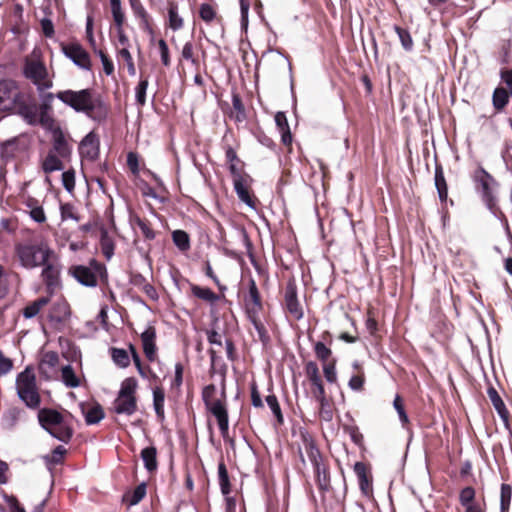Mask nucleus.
I'll list each match as a JSON object with an SVG mask.
<instances>
[{
  "label": "nucleus",
  "instance_id": "obj_1",
  "mask_svg": "<svg viewBox=\"0 0 512 512\" xmlns=\"http://www.w3.org/2000/svg\"><path fill=\"white\" fill-rule=\"evenodd\" d=\"M0 112H16L29 124L37 121V106L12 80L0 81Z\"/></svg>",
  "mask_w": 512,
  "mask_h": 512
},
{
  "label": "nucleus",
  "instance_id": "obj_2",
  "mask_svg": "<svg viewBox=\"0 0 512 512\" xmlns=\"http://www.w3.org/2000/svg\"><path fill=\"white\" fill-rule=\"evenodd\" d=\"M56 98L74 111L84 113L93 119L101 118L105 114L103 101L94 90L89 88L59 91L56 93Z\"/></svg>",
  "mask_w": 512,
  "mask_h": 512
},
{
  "label": "nucleus",
  "instance_id": "obj_3",
  "mask_svg": "<svg viewBox=\"0 0 512 512\" xmlns=\"http://www.w3.org/2000/svg\"><path fill=\"white\" fill-rule=\"evenodd\" d=\"M53 252L46 243L38 244H18L16 246V255L21 265L25 268H35L45 265Z\"/></svg>",
  "mask_w": 512,
  "mask_h": 512
},
{
  "label": "nucleus",
  "instance_id": "obj_4",
  "mask_svg": "<svg viewBox=\"0 0 512 512\" xmlns=\"http://www.w3.org/2000/svg\"><path fill=\"white\" fill-rule=\"evenodd\" d=\"M224 393L217 397V390L214 385H208L203 390V399L207 409L217 419L221 435L225 438L228 435L229 420L226 406L224 404Z\"/></svg>",
  "mask_w": 512,
  "mask_h": 512
},
{
  "label": "nucleus",
  "instance_id": "obj_5",
  "mask_svg": "<svg viewBox=\"0 0 512 512\" xmlns=\"http://www.w3.org/2000/svg\"><path fill=\"white\" fill-rule=\"evenodd\" d=\"M16 388L18 396L28 407L36 408L39 406L40 395L33 370L26 368L17 376Z\"/></svg>",
  "mask_w": 512,
  "mask_h": 512
},
{
  "label": "nucleus",
  "instance_id": "obj_6",
  "mask_svg": "<svg viewBox=\"0 0 512 512\" xmlns=\"http://www.w3.org/2000/svg\"><path fill=\"white\" fill-rule=\"evenodd\" d=\"M24 74L39 90L49 89L53 85L44 63L40 60L39 53L35 50L25 60Z\"/></svg>",
  "mask_w": 512,
  "mask_h": 512
},
{
  "label": "nucleus",
  "instance_id": "obj_7",
  "mask_svg": "<svg viewBox=\"0 0 512 512\" xmlns=\"http://www.w3.org/2000/svg\"><path fill=\"white\" fill-rule=\"evenodd\" d=\"M137 381L135 378H126L122 384L117 398L114 401V411L117 414L132 415L137 409L135 392Z\"/></svg>",
  "mask_w": 512,
  "mask_h": 512
},
{
  "label": "nucleus",
  "instance_id": "obj_8",
  "mask_svg": "<svg viewBox=\"0 0 512 512\" xmlns=\"http://www.w3.org/2000/svg\"><path fill=\"white\" fill-rule=\"evenodd\" d=\"M62 52L73 61L75 65L84 70H90L91 60L86 50L77 42L61 45Z\"/></svg>",
  "mask_w": 512,
  "mask_h": 512
},
{
  "label": "nucleus",
  "instance_id": "obj_9",
  "mask_svg": "<svg viewBox=\"0 0 512 512\" xmlns=\"http://www.w3.org/2000/svg\"><path fill=\"white\" fill-rule=\"evenodd\" d=\"M230 169L233 174L234 189L239 199L249 207L255 208V200L249 193V185L247 178L236 170L234 164H231Z\"/></svg>",
  "mask_w": 512,
  "mask_h": 512
},
{
  "label": "nucleus",
  "instance_id": "obj_10",
  "mask_svg": "<svg viewBox=\"0 0 512 512\" xmlns=\"http://www.w3.org/2000/svg\"><path fill=\"white\" fill-rule=\"evenodd\" d=\"M79 153L82 159L94 161L99 155V138L94 132L88 133L80 142Z\"/></svg>",
  "mask_w": 512,
  "mask_h": 512
},
{
  "label": "nucleus",
  "instance_id": "obj_11",
  "mask_svg": "<svg viewBox=\"0 0 512 512\" xmlns=\"http://www.w3.org/2000/svg\"><path fill=\"white\" fill-rule=\"evenodd\" d=\"M475 181L480 185L482 195L489 205L494 201L493 187L495 180L483 168H478L474 174Z\"/></svg>",
  "mask_w": 512,
  "mask_h": 512
},
{
  "label": "nucleus",
  "instance_id": "obj_12",
  "mask_svg": "<svg viewBox=\"0 0 512 512\" xmlns=\"http://www.w3.org/2000/svg\"><path fill=\"white\" fill-rule=\"evenodd\" d=\"M285 306L289 314L296 320L303 317V308L297 299L296 287L289 283L285 290Z\"/></svg>",
  "mask_w": 512,
  "mask_h": 512
},
{
  "label": "nucleus",
  "instance_id": "obj_13",
  "mask_svg": "<svg viewBox=\"0 0 512 512\" xmlns=\"http://www.w3.org/2000/svg\"><path fill=\"white\" fill-rule=\"evenodd\" d=\"M24 211L29 214L31 219L37 223H44L46 221V214L43 206L39 200L33 197H26L24 199Z\"/></svg>",
  "mask_w": 512,
  "mask_h": 512
},
{
  "label": "nucleus",
  "instance_id": "obj_14",
  "mask_svg": "<svg viewBox=\"0 0 512 512\" xmlns=\"http://www.w3.org/2000/svg\"><path fill=\"white\" fill-rule=\"evenodd\" d=\"M156 331L153 327H148L142 334H141V341L143 346V351L145 353V356L149 361H154L156 359Z\"/></svg>",
  "mask_w": 512,
  "mask_h": 512
},
{
  "label": "nucleus",
  "instance_id": "obj_15",
  "mask_svg": "<svg viewBox=\"0 0 512 512\" xmlns=\"http://www.w3.org/2000/svg\"><path fill=\"white\" fill-rule=\"evenodd\" d=\"M51 152H54L61 158H67L71 153V148L63 132L58 128L53 131V150Z\"/></svg>",
  "mask_w": 512,
  "mask_h": 512
},
{
  "label": "nucleus",
  "instance_id": "obj_16",
  "mask_svg": "<svg viewBox=\"0 0 512 512\" xmlns=\"http://www.w3.org/2000/svg\"><path fill=\"white\" fill-rule=\"evenodd\" d=\"M72 275L85 286H95L97 284L96 274L86 266H75L71 269Z\"/></svg>",
  "mask_w": 512,
  "mask_h": 512
},
{
  "label": "nucleus",
  "instance_id": "obj_17",
  "mask_svg": "<svg viewBox=\"0 0 512 512\" xmlns=\"http://www.w3.org/2000/svg\"><path fill=\"white\" fill-rule=\"evenodd\" d=\"M39 422L42 427L48 431L55 425L59 424V422L64 419L61 413L52 410V409H42L38 414Z\"/></svg>",
  "mask_w": 512,
  "mask_h": 512
},
{
  "label": "nucleus",
  "instance_id": "obj_18",
  "mask_svg": "<svg viewBox=\"0 0 512 512\" xmlns=\"http://www.w3.org/2000/svg\"><path fill=\"white\" fill-rule=\"evenodd\" d=\"M80 406L88 425L96 424L104 418V412L100 405L86 406L85 404H81Z\"/></svg>",
  "mask_w": 512,
  "mask_h": 512
},
{
  "label": "nucleus",
  "instance_id": "obj_19",
  "mask_svg": "<svg viewBox=\"0 0 512 512\" xmlns=\"http://www.w3.org/2000/svg\"><path fill=\"white\" fill-rule=\"evenodd\" d=\"M70 316V308L65 300H58L51 308L50 318L56 322H63Z\"/></svg>",
  "mask_w": 512,
  "mask_h": 512
},
{
  "label": "nucleus",
  "instance_id": "obj_20",
  "mask_svg": "<svg viewBox=\"0 0 512 512\" xmlns=\"http://www.w3.org/2000/svg\"><path fill=\"white\" fill-rule=\"evenodd\" d=\"M48 432L55 437L56 439L62 441V442H68L73 434V431L71 427L68 425V423L65 421V419H62L57 426L55 425L51 429L48 430Z\"/></svg>",
  "mask_w": 512,
  "mask_h": 512
},
{
  "label": "nucleus",
  "instance_id": "obj_21",
  "mask_svg": "<svg viewBox=\"0 0 512 512\" xmlns=\"http://www.w3.org/2000/svg\"><path fill=\"white\" fill-rule=\"evenodd\" d=\"M184 25L183 18L178 13V6L174 2L168 4V26L173 31L180 30Z\"/></svg>",
  "mask_w": 512,
  "mask_h": 512
},
{
  "label": "nucleus",
  "instance_id": "obj_22",
  "mask_svg": "<svg viewBox=\"0 0 512 512\" xmlns=\"http://www.w3.org/2000/svg\"><path fill=\"white\" fill-rule=\"evenodd\" d=\"M60 158L57 154L50 151L42 163L43 170L46 173L62 170L63 164Z\"/></svg>",
  "mask_w": 512,
  "mask_h": 512
},
{
  "label": "nucleus",
  "instance_id": "obj_23",
  "mask_svg": "<svg viewBox=\"0 0 512 512\" xmlns=\"http://www.w3.org/2000/svg\"><path fill=\"white\" fill-rule=\"evenodd\" d=\"M61 377L63 383L69 388H76L80 385V379L70 365L62 367Z\"/></svg>",
  "mask_w": 512,
  "mask_h": 512
},
{
  "label": "nucleus",
  "instance_id": "obj_24",
  "mask_svg": "<svg viewBox=\"0 0 512 512\" xmlns=\"http://www.w3.org/2000/svg\"><path fill=\"white\" fill-rule=\"evenodd\" d=\"M58 275L59 271L55 266L48 263L45 264V268L42 271V277L49 288H53L58 284Z\"/></svg>",
  "mask_w": 512,
  "mask_h": 512
},
{
  "label": "nucleus",
  "instance_id": "obj_25",
  "mask_svg": "<svg viewBox=\"0 0 512 512\" xmlns=\"http://www.w3.org/2000/svg\"><path fill=\"white\" fill-rule=\"evenodd\" d=\"M100 245L106 259H111L114 254V242L106 230L101 231Z\"/></svg>",
  "mask_w": 512,
  "mask_h": 512
},
{
  "label": "nucleus",
  "instance_id": "obj_26",
  "mask_svg": "<svg viewBox=\"0 0 512 512\" xmlns=\"http://www.w3.org/2000/svg\"><path fill=\"white\" fill-rule=\"evenodd\" d=\"M164 401L165 394L163 389L155 388L153 390V405L157 416L162 420L164 419Z\"/></svg>",
  "mask_w": 512,
  "mask_h": 512
},
{
  "label": "nucleus",
  "instance_id": "obj_27",
  "mask_svg": "<svg viewBox=\"0 0 512 512\" xmlns=\"http://www.w3.org/2000/svg\"><path fill=\"white\" fill-rule=\"evenodd\" d=\"M141 457L147 470L153 471L156 469V449L154 447H147L143 449Z\"/></svg>",
  "mask_w": 512,
  "mask_h": 512
},
{
  "label": "nucleus",
  "instance_id": "obj_28",
  "mask_svg": "<svg viewBox=\"0 0 512 512\" xmlns=\"http://www.w3.org/2000/svg\"><path fill=\"white\" fill-rule=\"evenodd\" d=\"M38 123L42 127L54 131V120L50 115V109L40 107L39 111L37 110V121L33 125Z\"/></svg>",
  "mask_w": 512,
  "mask_h": 512
},
{
  "label": "nucleus",
  "instance_id": "obj_29",
  "mask_svg": "<svg viewBox=\"0 0 512 512\" xmlns=\"http://www.w3.org/2000/svg\"><path fill=\"white\" fill-rule=\"evenodd\" d=\"M49 302L48 298L41 297L37 299L36 301L32 302L31 304L27 305L23 311V314L26 318H32L36 316L39 311L47 305Z\"/></svg>",
  "mask_w": 512,
  "mask_h": 512
},
{
  "label": "nucleus",
  "instance_id": "obj_30",
  "mask_svg": "<svg viewBox=\"0 0 512 512\" xmlns=\"http://www.w3.org/2000/svg\"><path fill=\"white\" fill-rule=\"evenodd\" d=\"M435 185L438 190L440 200L445 201L447 198L448 191L444 174L440 167H436L435 170Z\"/></svg>",
  "mask_w": 512,
  "mask_h": 512
},
{
  "label": "nucleus",
  "instance_id": "obj_31",
  "mask_svg": "<svg viewBox=\"0 0 512 512\" xmlns=\"http://www.w3.org/2000/svg\"><path fill=\"white\" fill-rule=\"evenodd\" d=\"M111 357L116 365L125 368L130 364V357L125 349L112 348Z\"/></svg>",
  "mask_w": 512,
  "mask_h": 512
},
{
  "label": "nucleus",
  "instance_id": "obj_32",
  "mask_svg": "<svg viewBox=\"0 0 512 512\" xmlns=\"http://www.w3.org/2000/svg\"><path fill=\"white\" fill-rule=\"evenodd\" d=\"M191 290L194 296L207 302L213 303L218 300V296L209 288L193 285Z\"/></svg>",
  "mask_w": 512,
  "mask_h": 512
},
{
  "label": "nucleus",
  "instance_id": "obj_33",
  "mask_svg": "<svg viewBox=\"0 0 512 512\" xmlns=\"http://www.w3.org/2000/svg\"><path fill=\"white\" fill-rule=\"evenodd\" d=\"M353 367L357 370V373L351 376L348 385L352 390L360 391L362 390L365 381L364 374L360 371V367L357 362L353 363Z\"/></svg>",
  "mask_w": 512,
  "mask_h": 512
},
{
  "label": "nucleus",
  "instance_id": "obj_34",
  "mask_svg": "<svg viewBox=\"0 0 512 512\" xmlns=\"http://www.w3.org/2000/svg\"><path fill=\"white\" fill-rule=\"evenodd\" d=\"M174 244L182 251H186L190 247L189 236L185 231L176 230L172 234Z\"/></svg>",
  "mask_w": 512,
  "mask_h": 512
},
{
  "label": "nucleus",
  "instance_id": "obj_35",
  "mask_svg": "<svg viewBox=\"0 0 512 512\" xmlns=\"http://www.w3.org/2000/svg\"><path fill=\"white\" fill-rule=\"evenodd\" d=\"M488 395H489V398H490L493 406L498 411L500 416L502 418H506L507 411H506L505 405H504L502 399L500 398V396L498 395V393L496 392V390L493 388H490L488 390Z\"/></svg>",
  "mask_w": 512,
  "mask_h": 512
},
{
  "label": "nucleus",
  "instance_id": "obj_36",
  "mask_svg": "<svg viewBox=\"0 0 512 512\" xmlns=\"http://www.w3.org/2000/svg\"><path fill=\"white\" fill-rule=\"evenodd\" d=\"M512 496V489L508 484H502L500 493V509L506 512L509 509Z\"/></svg>",
  "mask_w": 512,
  "mask_h": 512
},
{
  "label": "nucleus",
  "instance_id": "obj_37",
  "mask_svg": "<svg viewBox=\"0 0 512 512\" xmlns=\"http://www.w3.org/2000/svg\"><path fill=\"white\" fill-rule=\"evenodd\" d=\"M218 476H219V484H220L222 493L224 495L229 494L230 493L229 478H228V473H227L226 467L223 463H220L218 466Z\"/></svg>",
  "mask_w": 512,
  "mask_h": 512
},
{
  "label": "nucleus",
  "instance_id": "obj_38",
  "mask_svg": "<svg viewBox=\"0 0 512 512\" xmlns=\"http://www.w3.org/2000/svg\"><path fill=\"white\" fill-rule=\"evenodd\" d=\"M508 102V92L504 88H497L493 94V104L497 109L503 108Z\"/></svg>",
  "mask_w": 512,
  "mask_h": 512
},
{
  "label": "nucleus",
  "instance_id": "obj_39",
  "mask_svg": "<svg viewBox=\"0 0 512 512\" xmlns=\"http://www.w3.org/2000/svg\"><path fill=\"white\" fill-rule=\"evenodd\" d=\"M147 88H148V80L141 79L135 89L136 101L141 106L145 105V103H146Z\"/></svg>",
  "mask_w": 512,
  "mask_h": 512
},
{
  "label": "nucleus",
  "instance_id": "obj_40",
  "mask_svg": "<svg viewBox=\"0 0 512 512\" xmlns=\"http://www.w3.org/2000/svg\"><path fill=\"white\" fill-rule=\"evenodd\" d=\"M110 5L116 27L120 28V26L123 25L125 19L124 13L122 12L121 8V2H111Z\"/></svg>",
  "mask_w": 512,
  "mask_h": 512
},
{
  "label": "nucleus",
  "instance_id": "obj_41",
  "mask_svg": "<svg viewBox=\"0 0 512 512\" xmlns=\"http://www.w3.org/2000/svg\"><path fill=\"white\" fill-rule=\"evenodd\" d=\"M266 402H267V405L270 407L272 413L276 417L278 423H282L283 416H282L281 409H280V406H279L276 396L268 395L266 397Z\"/></svg>",
  "mask_w": 512,
  "mask_h": 512
},
{
  "label": "nucleus",
  "instance_id": "obj_42",
  "mask_svg": "<svg viewBox=\"0 0 512 512\" xmlns=\"http://www.w3.org/2000/svg\"><path fill=\"white\" fill-rule=\"evenodd\" d=\"M393 406L398 413V416H399V419H400L402 425L403 426L407 425L409 422V418L405 412L403 400L399 395H397L395 397V399L393 401Z\"/></svg>",
  "mask_w": 512,
  "mask_h": 512
},
{
  "label": "nucleus",
  "instance_id": "obj_43",
  "mask_svg": "<svg viewBox=\"0 0 512 512\" xmlns=\"http://www.w3.org/2000/svg\"><path fill=\"white\" fill-rule=\"evenodd\" d=\"M181 56L183 59L190 61L194 66H198V59L194 56V47L191 42H186L182 48Z\"/></svg>",
  "mask_w": 512,
  "mask_h": 512
},
{
  "label": "nucleus",
  "instance_id": "obj_44",
  "mask_svg": "<svg viewBox=\"0 0 512 512\" xmlns=\"http://www.w3.org/2000/svg\"><path fill=\"white\" fill-rule=\"evenodd\" d=\"M250 322H251V324L253 325L254 329L257 332L258 339L262 343H267L268 340H269V336H268L267 330H266L264 324L262 323L261 319L257 318L255 320L250 321Z\"/></svg>",
  "mask_w": 512,
  "mask_h": 512
},
{
  "label": "nucleus",
  "instance_id": "obj_45",
  "mask_svg": "<svg viewBox=\"0 0 512 512\" xmlns=\"http://www.w3.org/2000/svg\"><path fill=\"white\" fill-rule=\"evenodd\" d=\"M395 30L398 34V37L401 41V44L403 46V48L405 50H411L412 49V46H413V41H412V38L410 36V33L405 30V29H402L400 27H395Z\"/></svg>",
  "mask_w": 512,
  "mask_h": 512
},
{
  "label": "nucleus",
  "instance_id": "obj_46",
  "mask_svg": "<svg viewBox=\"0 0 512 512\" xmlns=\"http://www.w3.org/2000/svg\"><path fill=\"white\" fill-rule=\"evenodd\" d=\"M60 211H61V218L62 220H68V219H71V220H74L76 222L79 221V217L76 213V210L74 208V206L70 205V204H62L61 207H60Z\"/></svg>",
  "mask_w": 512,
  "mask_h": 512
},
{
  "label": "nucleus",
  "instance_id": "obj_47",
  "mask_svg": "<svg viewBox=\"0 0 512 512\" xmlns=\"http://www.w3.org/2000/svg\"><path fill=\"white\" fill-rule=\"evenodd\" d=\"M146 495V485L144 483L139 484L133 491L130 499V505L138 504Z\"/></svg>",
  "mask_w": 512,
  "mask_h": 512
},
{
  "label": "nucleus",
  "instance_id": "obj_48",
  "mask_svg": "<svg viewBox=\"0 0 512 512\" xmlns=\"http://www.w3.org/2000/svg\"><path fill=\"white\" fill-rule=\"evenodd\" d=\"M317 358L327 363L328 358L331 356V350L322 342H317L314 347Z\"/></svg>",
  "mask_w": 512,
  "mask_h": 512
},
{
  "label": "nucleus",
  "instance_id": "obj_49",
  "mask_svg": "<svg viewBox=\"0 0 512 512\" xmlns=\"http://www.w3.org/2000/svg\"><path fill=\"white\" fill-rule=\"evenodd\" d=\"M306 373H307V376H308L311 384L321 381L318 367L314 362H308L306 364Z\"/></svg>",
  "mask_w": 512,
  "mask_h": 512
},
{
  "label": "nucleus",
  "instance_id": "obj_50",
  "mask_svg": "<svg viewBox=\"0 0 512 512\" xmlns=\"http://www.w3.org/2000/svg\"><path fill=\"white\" fill-rule=\"evenodd\" d=\"M475 501V490L472 487H465L460 493V503L466 506Z\"/></svg>",
  "mask_w": 512,
  "mask_h": 512
},
{
  "label": "nucleus",
  "instance_id": "obj_51",
  "mask_svg": "<svg viewBox=\"0 0 512 512\" xmlns=\"http://www.w3.org/2000/svg\"><path fill=\"white\" fill-rule=\"evenodd\" d=\"M59 360L58 354L55 352H46L43 355L42 361H41V368L44 369V367L53 368L57 365Z\"/></svg>",
  "mask_w": 512,
  "mask_h": 512
},
{
  "label": "nucleus",
  "instance_id": "obj_52",
  "mask_svg": "<svg viewBox=\"0 0 512 512\" xmlns=\"http://www.w3.org/2000/svg\"><path fill=\"white\" fill-rule=\"evenodd\" d=\"M62 183L65 189L71 192L75 187V172L73 170L63 172Z\"/></svg>",
  "mask_w": 512,
  "mask_h": 512
},
{
  "label": "nucleus",
  "instance_id": "obj_53",
  "mask_svg": "<svg viewBox=\"0 0 512 512\" xmlns=\"http://www.w3.org/2000/svg\"><path fill=\"white\" fill-rule=\"evenodd\" d=\"M245 307L248 319L250 321L260 318V312L262 310L261 303H256L255 306L253 303H245Z\"/></svg>",
  "mask_w": 512,
  "mask_h": 512
},
{
  "label": "nucleus",
  "instance_id": "obj_54",
  "mask_svg": "<svg viewBox=\"0 0 512 512\" xmlns=\"http://www.w3.org/2000/svg\"><path fill=\"white\" fill-rule=\"evenodd\" d=\"M312 385V394L314 395L315 399L320 403V405L324 406V403L326 402V397L322 381L314 383Z\"/></svg>",
  "mask_w": 512,
  "mask_h": 512
},
{
  "label": "nucleus",
  "instance_id": "obj_55",
  "mask_svg": "<svg viewBox=\"0 0 512 512\" xmlns=\"http://www.w3.org/2000/svg\"><path fill=\"white\" fill-rule=\"evenodd\" d=\"M200 17L205 22H211L215 18V10L209 4H202L200 7Z\"/></svg>",
  "mask_w": 512,
  "mask_h": 512
},
{
  "label": "nucleus",
  "instance_id": "obj_56",
  "mask_svg": "<svg viewBox=\"0 0 512 512\" xmlns=\"http://www.w3.org/2000/svg\"><path fill=\"white\" fill-rule=\"evenodd\" d=\"M135 223L137 224L138 228L140 229L141 233L145 236V238L153 239L155 237L154 231L144 220L136 218Z\"/></svg>",
  "mask_w": 512,
  "mask_h": 512
},
{
  "label": "nucleus",
  "instance_id": "obj_57",
  "mask_svg": "<svg viewBox=\"0 0 512 512\" xmlns=\"http://www.w3.org/2000/svg\"><path fill=\"white\" fill-rule=\"evenodd\" d=\"M323 372L326 380L330 383H334L337 379L334 363H323Z\"/></svg>",
  "mask_w": 512,
  "mask_h": 512
},
{
  "label": "nucleus",
  "instance_id": "obj_58",
  "mask_svg": "<svg viewBox=\"0 0 512 512\" xmlns=\"http://www.w3.org/2000/svg\"><path fill=\"white\" fill-rule=\"evenodd\" d=\"M245 303H253L254 306L256 303H261L258 288L253 280L250 283L249 294Z\"/></svg>",
  "mask_w": 512,
  "mask_h": 512
},
{
  "label": "nucleus",
  "instance_id": "obj_59",
  "mask_svg": "<svg viewBox=\"0 0 512 512\" xmlns=\"http://www.w3.org/2000/svg\"><path fill=\"white\" fill-rule=\"evenodd\" d=\"M158 47L160 50L161 60L165 66L170 65L169 49L166 42L163 39L158 41Z\"/></svg>",
  "mask_w": 512,
  "mask_h": 512
},
{
  "label": "nucleus",
  "instance_id": "obj_60",
  "mask_svg": "<svg viewBox=\"0 0 512 512\" xmlns=\"http://www.w3.org/2000/svg\"><path fill=\"white\" fill-rule=\"evenodd\" d=\"M65 453L66 449L63 446H58L53 450L52 454L49 457V461L54 464H57L62 460Z\"/></svg>",
  "mask_w": 512,
  "mask_h": 512
},
{
  "label": "nucleus",
  "instance_id": "obj_61",
  "mask_svg": "<svg viewBox=\"0 0 512 512\" xmlns=\"http://www.w3.org/2000/svg\"><path fill=\"white\" fill-rule=\"evenodd\" d=\"M207 339L211 345L222 347V336L216 331H208Z\"/></svg>",
  "mask_w": 512,
  "mask_h": 512
},
{
  "label": "nucleus",
  "instance_id": "obj_62",
  "mask_svg": "<svg viewBox=\"0 0 512 512\" xmlns=\"http://www.w3.org/2000/svg\"><path fill=\"white\" fill-rule=\"evenodd\" d=\"M275 122L281 131L289 130L288 121L283 112H278L275 115Z\"/></svg>",
  "mask_w": 512,
  "mask_h": 512
},
{
  "label": "nucleus",
  "instance_id": "obj_63",
  "mask_svg": "<svg viewBox=\"0 0 512 512\" xmlns=\"http://www.w3.org/2000/svg\"><path fill=\"white\" fill-rule=\"evenodd\" d=\"M12 368V361L0 352V374L8 373Z\"/></svg>",
  "mask_w": 512,
  "mask_h": 512
},
{
  "label": "nucleus",
  "instance_id": "obj_64",
  "mask_svg": "<svg viewBox=\"0 0 512 512\" xmlns=\"http://www.w3.org/2000/svg\"><path fill=\"white\" fill-rule=\"evenodd\" d=\"M41 26H42L43 33L47 37H51L53 35L54 28H53L52 22L49 19H43L41 21Z\"/></svg>",
  "mask_w": 512,
  "mask_h": 512
}]
</instances>
